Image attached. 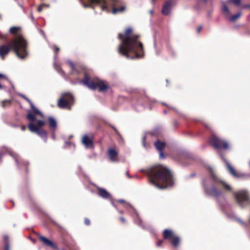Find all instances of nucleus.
Returning <instances> with one entry per match:
<instances>
[{
    "label": "nucleus",
    "instance_id": "nucleus-56",
    "mask_svg": "<svg viewBox=\"0 0 250 250\" xmlns=\"http://www.w3.org/2000/svg\"><path fill=\"white\" fill-rule=\"evenodd\" d=\"M19 5H20V7H21L23 9V10H24V8H23V5H21V4H19Z\"/></svg>",
    "mask_w": 250,
    "mask_h": 250
},
{
    "label": "nucleus",
    "instance_id": "nucleus-55",
    "mask_svg": "<svg viewBox=\"0 0 250 250\" xmlns=\"http://www.w3.org/2000/svg\"><path fill=\"white\" fill-rule=\"evenodd\" d=\"M84 78L87 79L89 78V77L87 75L85 74Z\"/></svg>",
    "mask_w": 250,
    "mask_h": 250
},
{
    "label": "nucleus",
    "instance_id": "nucleus-22",
    "mask_svg": "<svg viewBox=\"0 0 250 250\" xmlns=\"http://www.w3.org/2000/svg\"><path fill=\"white\" fill-rule=\"evenodd\" d=\"M174 235L172 231L171 230L166 229L163 232V237L165 239L170 240Z\"/></svg>",
    "mask_w": 250,
    "mask_h": 250
},
{
    "label": "nucleus",
    "instance_id": "nucleus-30",
    "mask_svg": "<svg viewBox=\"0 0 250 250\" xmlns=\"http://www.w3.org/2000/svg\"><path fill=\"white\" fill-rule=\"evenodd\" d=\"M12 103V100H6L3 101L2 102L1 106L2 107H6V104H7L9 105H10Z\"/></svg>",
    "mask_w": 250,
    "mask_h": 250
},
{
    "label": "nucleus",
    "instance_id": "nucleus-32",
    "mask_svg": "<svg viewBox=\"0 0 250 250\" xmlns=\"http://www.w3.org/2000/svg\"><path fill=\"white\" fill-rule=\"evenodd\" d=\"M71 146H73L74 147H75V145L74 144H73L72 142H69V141H66L65 142V145H64L63 147L64 148H69Z\"/></svg>",
    "mask_w": 250,
    "mask_h": 250
},
{
    "label": "nucleus",
    "instance_id": "nucleus-36",
    "mask_svg": "<svg viewBox=\"0 0 250 250\" xmlns=\"http://www.w3.org/2000/svg\"><path fill=\"white\" fill-rule=\"evenodd\" d=\"M161 103V104H162L163 105H166L167 107V108H169V109H171V108L173 109L176 112L178 113V112L177 110L176 109H175V108H173V107H172L170 106L169 105L165 103L162 102Z\"/></svg>",
    "mask_w": 250,
    "mask_h": 250
},
{
    "label": "nucleus",
    "instance_id": "nucleus-49",
    "mask_svg": "<svg viewBox=\"0 0 250 250\" xmlns=\"http://www.w3.org/2000/svg\"><path fill=\"white\" fill-rule=\"evenodd\" d=\"M26 127L25 125H23L21 127V130L23 131L25 130L26 129Z\"/></svg>",
    "mask_w": 250,
    "mask_h": 250
},
{
    "label": "nucleus",
    "instance_id": "nucleus-17",
    "mask_svg": "<svg viewBox=\"0 0 250 250\" xmlns=\"http://www.w3.org/2000/svg\"><path fill=\"white\" fill-rule=\"evenodd\" d=\"M97 188L98 190V195L100 197L104 199L111 200V195L105 189L98 187H97Z\"/></svg>",
    "mask_w": 250,
    "mask_h": 250
},
{
    "label": "nucleus",
    "instance_id": "nucleus-40",
    "mask_svg": "<svg viewBox=\"0 0 250 250\" xmlns=\"http://www.w3.org/2000/svg\"><path fill=\"white\" fill-rule=\"evenodd\" d=\"M162 243H163V240L158 242L156 244L157 246L160 247L162 245Z\"/></svg>",
    "mask_w": 250,
    "mask_h": 250
},
{
    "label": "nucleus",
    "instance_id": "nucleus-61",
    "mask_svg": "<svg viewBox=\"0 0 250 250\" xmlns=\"http://www.w3.org/2000/svg\"><path fill=\"white\" fill-rule=\"evenodd\" d=\"M79 167V169H80V170H81V169H82L81 167L80 166Z\"/></svg>",
    "mask_w": 250,
    "mask_h": 250
},
{
    "label": "nucleus",
    "instance_id": "nucleus-64",
    "mask_svg": "<svg viewBox=\"0 0 250 250\" xmlns=\"http://www.w3.org/2000/svg\"><path fill=\"white\" fill-rule=\"evenodd\" d=\"M249 7V6H246L245 7L247 8V7Z\"/></svg>",
    "mask_w": 250,
    "mask_h": 250
},
{
    "label": "nucleus",
    "instance_id": "nucleus-53",
    "mask_svg": "<svg viewBox=\"0 0 250 250\" xmlns=\"http://www.w3.org/2000/svg\"><path fill=\"white\" fill-rule=\"evenodd\" d=\"M73 137V136L72 135H70L69 136L68 138H69V139H71Z\"/></svg>",
    "mask_w": 250,
    "mask_h": 250
},
{
    "label": "nucleus",
    "instance_id": "nucleus-41",
    "mask_svg": "<svg viewBox=\"0 0 250 250\" xmlns=\"http://www.w3.org/2000/svg\"><path fill=\"white\" fill-rule=\"evenodd\" d=\"M110 200L111 201V203L112 205L118 209L117 206L114 203V202L112 201V198L111 199V200Z\"/></svg>",
    "mask_w": 250,
    "mask_h": 250
},
{
    "label": "nucleus",
    "instance_id": "nucleus-6",
    "mask_svg": "<svg viewBox=\"0 0 250 250\" xmlns=\"http://www.w3.org/2000/svg\"><path fill=\"white\" fill-rule=\"evenodd\" d=\"M69 83L73 85H83L91 90L98 89L100 92H105L109 86L103 82L95 83L92 79H68Z\"/></svg>",
    "mask_w": 250,
    "mask_h": 250
},
{
    "label": "nucleus",
    "instance_id": "nucleus-3",
    "mask_svg": "<svg viewBox=\"0 0 250 250\" xmlns=\"http://www.w3.org/2000/svg\"><path fill=\"white\" fill-rule=\"evenodd\" d=\"M147 176L149 182L159 189H164L173 185L174 181L169 169L161 165H156L140 170Z\"/></svg>",
    "mask_w": 250,
    "mask_h": 250
},
{
    "label": "nucleus",
    "instance_id": "nucleus-47",
    "mask_svg": "<svg viewBox=\"0 0 250 250\" xmlns=\"http://www.w3.org/2000/svg\"><path fill=\"white\" fill-rule=\"evenodd\" d=\"M110 127L111 128H112L116 132H117V129L116 128V127L115 126H114L113 125H110Z\"/></svg>",
    "mask_w": 250,
    "mask_h": 250
},
{
    "label": "nucleus",
    "instance_id": "nucleus-54",
    "mask_svg": "<svg viewBox=\"0 0 250 250\" xmlns=\"http://www.w3.org/2000/svg\"><path fill=\"white\" fill-rule=\"evenodd\" d=\"M248 223L250 224V214L248 218Z\"/></svg>",
    "mask_w": 250,
    "mask_h": 250
},
{
    "label": "nucleus",
    "instance_id": "nucleus-10",
    "mask_svg": "<svg viewBox=\"0 0 250 250\" xmlns=\"http://www.w3.org/2000/svg\"><path fill=\"white\" fill-rule=\"evenodd\" d=\"M155 102V100H152L148 97L145 96L138 99L134 108L136 110L141 111L144 110L147 105H148L151 109V104Z\"/></svg>",
    "mask_w": 250,
    "mask_h": 250
},
{
    "label": "nucleus",
    "instance_id": "nucleus-50",
    "mask_svg": "<svg viewBox=\"0 0 250 250\" xmlns=\"http://www.w3.org/2000/svg\"><path fill=\"white\" fill-rule=\"evenodd\" d=\"M145 137L144 136L143 138V145L144 146H145Z\"/></svg>",
    "mask_w": 250,
    "mask_h": 250
},
{
    "label": "nucleus",
    "instance_id": "nucleus-57",
    "mask_svg": "<svg viewBox=\"0 0 250 250\" xmlns=\"http://www.w3.org/2000/svg\"><path fill=\"white\" fill-rule=\"evenodd\" d=\"M167 83H169V81L168 79H167Z\"/></svg>",
    "mask_w": 250,
    "mask_h": 250
},
{
    "label": "nucleus",
    "instance_id": "nucleus-13",
    "mask_svg": "<svg viewBox=\"0 0 250 250\" xmlns=\"http://www.w3.org/2000/svg\"><path fill=\"white\" fill-rule=\"evenodd\" d=\"M222 159L224 160L226 166L229 170V173L235 178H246V177L249 176V175H246L241 173L237 172L234 168L230 165V164L229 163V162L226 160L224 157H222Z\"/></svg>",
    "mask_w": 250,
    "mask_h": 250
},
{
    "label": "nucleus",
    "instance_id": "nucleus-58",
    "mask_svg": "<svg viewBox=\"0 0 250 250\" xmlns=\"http://www.w3.org/2000/svg\"><path fill=\"white\" fill-rule=\"evenodd\" d=\"M164 113L165 114H167V111L166 110H164Z\"/></svg>",
    "mask_w": 250,
    "mask_h": 250
},
{
    "label": "nucleus",
    "instance_id": "nucleus-44",
    "mask_svg": "<svg viewBox=\"0 0 250 250\" xmlns=\"http://www.w3.org/2000/svg\"><path fill=\"white\" fill-rule=\"evenodd\" d=\"M202 26H200V27H199L197 28V33H199L200 32V31H201V30L202 29Z\"/></svg>",
    "mask_w": 250,
    "mask_h": 250
},
{
    "label": "nucleus",
    "instance_id": "nucleus-25",
    "mask_svg": "<svg viewBox=\"0 0 250 250\" xmlns=\"http://www.w3.org/2000/svg\"><path fill=\"white\" fill-rule=\"evenodd\" d=\"M170 241L174 247H177L179 244L180 238L178 236L174 235Z\"/></svg>",
    "mask_w": 250,
    "mask_h": 250
},
{
    "label": "nucleus",
    "instance_id": "nucleus-21",
    "mask_svg": "<svg viewBox=\"0 0 250 250\" xmlns=\"http://www.w3.org/2000/svg\"><path fill=\"white\" fill-rule=\"evenodd\" d=\"M30 105L31 109L28 111L29 112V113H32V114H34L35 115H39L42 117H44L43 114L40 110H39L35 106L33 102L30 103Z\"/></svg>",
    "mask_w": 250,
    "mask_h": 250
},
{
    "label": "nucleus",
    "instance_id": "nucleus-24",
    "mask_svg": "<svg viewBox=\"0 0 250 250\" xmlns=\"http://www.w3.org/2000/svg\"><path fill=\"white\" fill-rule=\"evenodd\" d=\"M222 10L227 17L228 18L230 15L231 13L228 7L224 3H222Z\"/></svg>",
    "mask_w": 250,
    "mask_h": 250
},
{
    "label": "nucleus",
    "instance_id": "nucleus-52",
    "mask_svg": "<svg viewBox=\"0 0 250 250\" xmlns=\"http://www.w3.org/2000/svg\"><path fill=\"white\" fill-rule=\"evenodd\" d=\"M118 211H119V212L120 213H121V214H122V213H123V212H123V210H118Z\"/></svg>",
    "mask_w": 250,
    "mask_h": 250
},
{
    "label": "nucleus",
    "instance_id": "nucleus-42",
    "mask_svg": "<svg viewBox=\"0 0 250 250\" xmlns=\"http://www.w3.org/2000/svg\"><path fill=\"white\" fill-rule=\"evenodd\" d=\"M0 78H7V76L3 74L0 73Z\"/></svg>",
    "mask_w": 250,
    "mask_h": 250
},
{
    "label": "nucleus",
    "instance_id": "nucleus-8",
    "mask_svg": "<svg viewBox=\"0 0 250 250\" xmlns=\"http://www.w3.org/2000/svg\"><path fill=\"white\" fill-rule=\"evenodd\" d=\"M6 153H8L13 158L18 168L20 167L19 163L21 162L22 163L23 166L25 167L26 172L28 171V169H27L26 167L29 164L28 162L26 161H21V159L18 155L12 152L8 148L5 146H3L0 149V162H1L2 157Z\"/></svg>",
    "mask_w": 250,
    "mask_h": 250
},
{
    "label": "nucleus",
    "instance_id": "nucleus-1",
    "mask_svg": "<svg viewBox=\"0 0 250 250\" xmlns=\"http://www.w3.org/2000/svg\"><path fill=\"white\" fill-rule=\"evenodd\" d=\"M208 176L202 181V185L205 194L210 197H213L216 200L219 206L228 218L231 220H235L240 224L246 226L247 224L236 216L234 213L229 214L228 212L232 209V206L229 204L225 196L224 190L232 192L237 205L242 208L250 206V193L246 189L240 190L237 192L233 191L231 187L221 180L216 174L212 167H207Z\"/></svg>",
    "mask_w": 250,
    "mask_h": 250
},
{
    "label": "nucleus",
    "instance_id": "nucleus-4",
    "mask_svg": "<svg viewBox=\"0 0 250 250\" xmlns=\"http://www.w3.org/2000/svg\"><path fill=\"white\" fill-rule=\"evenodd\" d=\"M8 45L9 46L4 45L0 46V56L2 59H4V56L8 54L10 48L13 49L17 56L21 59H24L27 56V43L22 37H17L11 41Z\"/></svg>",
    "mask_w": 250,
    "mask_h": 250
},
{
    "label": "nucleus",
    "instance_id": "nucleus-18",
    "mask_svg": "<svg viewBox=\"0 0 250 250\" xmlns=\"http://www.w3.org/2000/svg\"><path fill=\"white\" fill-rule=\"evenodd\" d=\"M38 236L45 245L51 247L54 250L58 249L57 245H55L52 241L39 234H38Z\"/></svg>",
    "mask_w": 250,
    "mask_h": 250
},
{
    "label": "nucleus",
    "instance_id": "nucleus-43",
    "mask_svg": "<svg viewBox=\"0 0 250 250\" xmlns=\"http://www.w3.org/2000/svg\"><path fill=\"white\" fill-rule=\"evenodd\" d=\"M126 176H127L129 178H132V177L131 175H130L129 174V173H128V171H126Z\"/></svg>",
    "mask_w": 250,
    "mask_h": 250
},
{
    "label": "nucleus",
    "instance_id": "nucleus-11",
    "mask_svg": "<svg viewBox=\"0 0 250 250\" xmlns=\"http://www.w3.org/2000/svg\"><path fill=\"white\" fill-rule=\"evenodd\" d=\"M117 202L120 203H125L124 205V207L128 209L129 211L131 209L132 210L134 213H135V215L136 216V218L134 219L135 223L137 224L138 226L144 228L142 224V221L140 218L138 212L136 211L135 209L129 203H125V201L123 199H119L117 200Z\"/></svg>",
    "mask_w": 250,
    "mask_h": 250
},
{
    "label": "nucleus",
    "instance_id": "nucleus-62",
    "mask_svg": "<svg viewBox=\"0 0 250 250\" xmlns=\"http://www.w3.org/2000/svg\"><path fill=\"white\" fill-rule=\"evenodd\" d=\"M206 127H207V128H209L208 126V125H206Z\"/></svg>",
    "mask_w": 250,
    "mask_h": 250
},
{
    "label": "nucleus",
    "instance_id": "nucleus-12",
    "mask_svg": "<svg viewBox=\"0 0 250 250\" xmlns=\"http://www.w3.org/2000/svg\"><path fill=\"white\" fill-rule=\"evenodd\" d=\"M28 128L31 132L36 133L38 134L42 139L43 140L44 142L46 143L47 142V134L46 131L42 129H38L33 125H28Z\"/></svg>",
    "mask_w": 250,
    "mask_h": 250
},
{
    "label": "nucleus",
    "instance_id": "nucleus-45",
    "mask_svg": "<svg viewBox=\"0 0 250 250\" xmlns=\"http://www.w3.org/2000/svg\"><path fill=\"white\" fill-rule=\"evenodd\" d=\"M52 139L54 140H56V137H55V133L53 132L52 133Z\"/></svg>",
    "mask_w": 250,
    "mask_h": 250
},
{
    "label": "nucleus",
    "instance_id": "nucleus-60",
    "mask_svg": "<svg viewBox=\"0 0 250 250\" xmlns=\"http://www.w3.org/2000/svg\"><path fill=\"white\" fill-rule=\"evenodd\" d=\"M150 14H152V13H153L152 11H151H151H150Z\"/></svg>",
    "mask_w": 250,
    "mask_h": 250
},
{
    "label": "nucleus",
    "instance_id": "nucleus-5",
    "mask_svg": "<svg viewBox=\"0 0 250 250\" xmlns=\"http://www.w3.org/2000/svg\"><path fill=\"white\" fill-rule=\"evenodd\" d=\"M88 3L82 2V5L84 8L91 7L94 9L96 6H99L102 11L110 12L111 8L112 9V12L116 14L118 12H122L125 9V7L123 6L119 8L115 7L117 0H87Z\"/></svg>",
    "mask_w": 250,
    "mask_h": 250
},
{
    "label": "nucleus",
    "instance_id": "nucleus-51",
    "mask_svg": "<svg viewBox=\"0 0 250 250\" xmlns=\"http://www.w3.org/2000/svg\"><path fill=\"white\" fill-rule=\"evenodd\" d=\"M195 175V173H192V174H190V175H189V177H194Z\"/></svg>",
    "mask_w": 250,
    "mask_h": 250
},
{
    "label": "nucleus",
    "instance_id": "nucleus-14",
    "mask_svg": "<svg viewBox=\"0 0 250 250\" xmlns=\"http://www.w3.org/2000/svg\"><path fill=\"white\" fill-rule=\"evenodd\" d=\"M26 118L30 122L29 125H33L38 129H41L45 124V122L42 120H38L36 124H34V122L36 120V117L34 114L30 113L27 114Z\"/></svg>",
    "mask_w": 250,
    "mask_h": 250
},
{
    "label": "nucleus",
    "instance_id": "nucleus-2",
    "mask_svg": "<svg viewBox=\"0 0 250 250\" xmlns=\"http://www.w3.org/2000/svg\"><path fill=\"white\" fill-rule=\"evenodd\" d=\"M132 31V28L129 27L125 30L124 34H118V37L121 41L118 47V52L127 59L142 58L144 56L143 44L138 40L139 36L129 35Z\"/></svg>",
    "mask_w": 250,
    "mask_h": 250
},
{
    "label": "nucleus",
    "instance_id": "nucleus-19",
    "mask_svg": "<svg viewBox=\"0 0 250 250\" xmlns=\"http://www.w3.org/2000/svg\"><path fill=\"white\" fill-rule=\"evenodd\" d=\"M109 158L111 162H115L118 161V152L113 148H109L108 149Z\"/></svg>",
    "mask_w": 250,
    "mask_h": 250
},
{
    "label": "nucleus",
    "instance_id": "nucleus-27",
    "mask_svg": "<svg viewBox=\"0 0 250 250\" xmlns=\"http://www.w3.org/2000/svg\"><path fill=\"white\" fill-rule=\"evenodd\" d=\"M241 16V13L240 12H239L237 14L233 15L232 17H230L229 18V20L230 21H234L236 20H237L238 18L240 17Z\"/></svg>",
    "mask_w": 250,
    "mask_h": 250
},
{
    "label": "nucleus",
    "instance_id": "nucleus-31",
    "mask_svg": "<svg viewBox=\"0 0 250 250\" xmlns=\"http://www.w3.org/2000/svg\"><path fill=\"white\" fill-rule=\"evenodd\" d=\"M18 95L23 98L25 100H26L29 104L32 103V102L29 98H28L25 95L21 93H18Z\"/></svg>",
    "mask_w": 250,
    "mask_h": 250
},
{
    "label": "nucleus",
    "instance_id": "nucleus-46",
    "mask_svg": "<svg viewBox=\"0 0 250 250\" xmlns=\"http://www.w3.org/2000/svg\"><path fill=\"white\" fill-rule=\"evenodd\" d=\"M120 219L122 221L123 223H125V219L123 217H120Z\"/></svg>",
    "mask_w": 250,
    "mask_h": 250
},
{
    "label": "nucleus",
    "instance_id": "nucleus-38",
    "mask_svg": "<svg viewBox=\"0 0 250 250\" xmlns=\"http://www.w3.org/2000/svg\"><path fill=\"white\" fill-rule=\"evenodd\" d=\"M44 6H46V7H47V6H48V5H46V4H43L41 5V6H40L38 7V11L39 12H41V11H42V10L43 7H44Z\"/></svg>",
    "mask_w": 250,
    "mask_h": 250
},
{
    "label": "nucleus",
    "instance_id": "nucleus-37",
    "mask_svg": "<svg viewBox=\"0 0 250 250\" xmlns=\"http://www.w3.org/2000/svg\"><path fill=\"white\" fill-rule=\"evenodd\" d=\"M60 49L57 46H55V49H54V53L55 54V56H54V59L56 60V58H57V52L59 51Z\"/></svg>",
    "mask_w": 250,
    "mask_h": 250
},
{
    "label": "nucleus",
    "instance_id": "nucleus-29",
    "mask_svg": "<svg viewBox=\"0 0 250 250\" xmlns=\"http://www.w3.org/2000/svg\"><path fill=\"white\" fill-rule=\"evenodd\" d=\"M66 62L71 67V71L73 72H75V64L72 62H71V61H69V60L66 61Z\"/></svg>",
    "mask_w": 250,
    "mask_h": 250
},
{
    "label": "nucleus",
    "instance_id": "nucleus-26",
    "mask_svg": "<svg viewBox=\"0 0 250 250\" xmlns=\"http://www.w3.org/2000/svg\"><path fill=\"white\" fill-rule=\"evenodd\" d=\"M193 160V157H187L185 158V162H182L183 165L187 166L192 164L191 161Z\"/></svg>",
    "mask_w": 250,
    "mask_h": 250
},
{
    "label": "nucleus",
    "instance_id": "nucleus-39",
    "mask_svg": "<svg viewBox=\"0 0 250 250\" xmlns=\"http://www.w3.org/2000/svg\"><path fill=\"white\" fill-rule=\"evenodd\" d=\"M84 224L86 225H89L90 224V221L89 220V219L88 218H85L84 219Z\"/></svg>",
    "mask_w": 250,
    "mask_h": 250
},
{
    "label": "nucleus",
    "instance_id": "nucleus-23",
    "mask_svg": "<svg viewBox=\"0 0 250 250\" xmlns=\"http://www.w3.org/2000/svg\"><path fill=\"white\" fill-rule=\"evenodd\" d=\"M48 120L49 126L55 130L57 126V123L56 119L50 116L48 117Z\"/></svg>",
    "mask_w": 250,
    "mask_h": 250
},
{
    "label": "nucleus",
    "instance_id": "nucleus-16",
    "mask_svg": "<svg viewBox=\"0 0 250 250\" xmlns=\"http://www.w3.org/2000/svg\"><path fill=\"white\" fill-rule=\"evenodd\" d=\"M154 146L156 148L159 152V157L161 159H164L165 158V155L163 153V150L166 144L164 142H162L159 140H157L154 143Z\"/></svg>",
    "mask_w": 250,
    "mask_h": 250
},
{
    "label": "nucleus",
    "instance_id": "nucleus-33",
    "mask_svg": "<svg viewBox=\"0 0 250 250\" xmlns=\"http://www.w3.org/2000/svg\"><path fill=\"white\" fill-rule=\"evenodd\" d=\"M18 28L17 27L13 26L9 29V32L12 34H15L18 31Z\"/></svg>",
    "mask_w": 250,
    "mask_h": 250
},
{
    "label": "nucleus",
    "instance_id": "nucleus-15",
    "mask_svg": "<svg viewBox=\"0 0 250 250\" xmlns=\"http://www.w3.org/2000/svg\"><path fill=\"white\" fill-rule=\"evenodd\" d=\"M174 3L173 0L166 1L163 6L162 13L163 15H168L170 13L172 6Z\"/></svg>",
    "mask_w": 250,
    "mask_h": 250
},
{
    "label": "nucleus",
    "instance_id": "nucleus-28",
    "mask_svg": "<svg viewBox=\"0 0 250 250\" xmlns=\"http://www.w3.org/2000/svg\"><path fill=\"white\" fill-rule=\"evenodd\" d=\"M4 240L5 241V245L4 247V250H9V243L8 242V237L7 235H5L4 236Z\"/></svg>",
    "mask_w": 250,
    "mask_h": 250
},
{
    "label": "nucleus",
    "instance_id": "nucleus-9",
    "mask_svg": "<svg viewBox=\"0 0 250 250\" xmlns=\"http://www.w3.org/2000/svg\"><path fill=\"white\" fill-rule=\"evenodd\" d=\"M210 143L211 145L216 149H227L229 147V144L227 141L215 135L211 136Z\"/></svg>",
    "mask_w": 250,
    "mask_h": 250
},
{
    "label": "nucleus",
    "instance_id": "nucleus-48",
    "mask_svg": "<svg viewBox=\"0 0 250 250\" xmlns=\"http://www.w3.org/2000/svg\"><path fill=\"white\" fill-rule=\"evenodd\" d=\"M110 127L111 128H112L116 132H117V129L116 128V127L115 126H114L113 125H110Z\"/></svg>",
    "mask_w": 250,
    "mask_h": 250
},
{
    "label": "nucleus",
    "instance_id": "nucleus-20",
    "mask_svg": "<svg viewBox=\"0 0 250 250\" xmlns=\"http://www.w3.org/2000/svg\"><path fill=\"white\" fill-rule=\"evenodd\" d=\"M82 143L86 147L93 146V141L87 135H84L82 138Z\"/></svg>",
    "mask_w": 250,
    "mask_h": 250
},
{
    "label": "nucleus",
    "instance_id": "nucleus-63",
    "mask_svg": "<svg viewBox=\"0 0 250 250\" xmlns=\"http://www.w3.org/2000/svg\"><path fill=\"white\" fill-rule=\"evenodd\" d=\"M55 67L56 68V69H57L56 65L55 64Z\"/></svg>",
    "mask_w": 250,
    "mask_h": 250
},
{
    "label": "nucleus",
    "instance_id": "nucleus-7",
    "mask_svg": "<svg viewBox=\"0 0 250 250\" xmlns=\"http://www.w3.org/2000/svg\"><path fill=\"white\" fill-rule=\"evenodd\" d=\"M75 99L73 94L69 92L62 93L61 98L58 101V106L62 109L70 110L74 104Z\"/></svg>",
    "mask_w": 250,
    "mask_h": 250
},
{
    "label": "nucleus",
    "instance_id": "nucleus-59",
    "mask_svg": "<svg viewBox=\"0 0 250 250\" xmlns=\"http://www.w3.org/2000/svg\"><path fill=\"white\" fill-rule=\"evenodd\" d=\"M12 126H14V127H17L18 126L17 125H12Z\"/></svg>",
    "mask_w": 250,
    "mask_h": 250
},
{
    "label": "nucleus",
    "instance_id": "nucleus-34",
    "mask_svg": "<svg viewBox=\"0 0 250 250\" xmlns=\"http://www.w3.org/2000/svg\"><path fill=\"white\" fill-rule=\"evenodd\" d=\"M232 2L235 5H239L241 2V0H228L227 2Z\"/></svg>",
    "mask_w": 250,
    "mask_h": 250
},
{
    "label": "nucleus",
    "instance_id": "nucleus-35",
    "mask_svg": "<svg viewBox=\"0 0 250 250\" xmlns=\"http://www.w3.org/2000/svg\"><path fill=\"white\" fill-rule=\"evenodd\" d=\"M160 133V129L158 128H155L152 132L151 134L152 135H157Z\"/></svg>",
    "mask_w": 250,
    "mask_h": 250
}]
</instances>
